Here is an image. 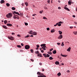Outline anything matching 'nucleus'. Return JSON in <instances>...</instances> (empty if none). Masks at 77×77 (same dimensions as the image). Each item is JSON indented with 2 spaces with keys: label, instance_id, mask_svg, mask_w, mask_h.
Segmentation results:
<instances>
[{
  "label": "nucleus",
  "instance_id": "obj_17",
  "mask_svg": "<svg viewBox=\"0 0 77 77\" xmlns=\"http://www.w3.org/2000/svg\"><path fill=\"white\" fill-rule=\"evenodd\" d=\"M55 32V30H54V29H52L51 30V33H53V32Z\"/></svg>",
  "mask_w": 77,
  "mask_h": 77
},
{
  "label": "nucleus",
  "instance_id": "obj_33",
  "mask_svg": "<svg viewBox=\"0 0 77 77\" xmlns=\"http://www.w3.org/2000/svg\"><path fill=\"white\" fill-rule=\"evenodd\" d=\"M30 51L31 52V53H33L34 52V51H33V49H31Z\"/></svg>",
  "mask_w": 77,
  "mask_h": 77
},
{
  "label": "nucleus",
  "instance_id": "obj_5",
  "mask_svg": "<svg viewBox=\"0 0 77 77\" xmlns=\"http://www.w3.org/2000/svg\"><path fill=\"white\" fill-rule=\"evenodd\" d=\"M63 36L62 35H60L58 37V39H62L63 38Z\"/></svg>",
  "mask_w": 77,
  "mask_h": 77
},
{
  "label": "nucleus",
  "instance_id": "obj_57",
  "mask_svg": "<svg viewBox=\"0 0 77 77\" xmlns=\"http://www.w3.org/2000/svg\"><path fill=\"white\" fill-rule=\"evenodd\" d=\"M17 36H18V37H20V35H19V34H18V35H17Z\"/></svg>",
  "mask_w": 77,
  "mask_h": 77
},
{
  "label": "nucleus",
  "instance_id": "obj_64",
  "mask_svg": "<svg viewBox=\"0 0 77 77\" xmlns=\"http://www.w3.org/2000/svg\"><path fill=\"white\" fill-rule=\"evenodd\" d=\"M39 65H42V63H39Z\"/></svg>",
  "mask_w": 77,
  "mask_h": 77
},
{
  "label": "nucleus",
  "instance_id": "obj_36",
  "mask_svg": "<svg viewBox=\"0 0 77 77\" xmlns=\"http://www.w3.org/2000/svg\"><path fill=\"white\" fill-rule=\"evenodd\" d=\"M25 4L26 6H28V3L27 2H26Z\"/></svg>",
  "mask_w": 77,
  "mask_h": 77
},
{
  "label": "nucleus",
  "instance_id": "obj_63",
  "mask_svg": "<svg viewBox=\"0 0 77 77\" xmlns=\"http://www.w3.org/2000/svg\"><path fill=\"white\" fill-rule=\"evenodd\" d=\"M74 23L75 24H77V23L76 22H74Z\"/></svg>",
  "mask_w": 77,
  "mask_h": 77
},
{
  "label": "nucleus",
  "instance_id": "obj_37",
  "mask_svg": "<svg viewBox=\"0 0 77 77\" xmlns=\"http://www.w3.org/2000/svg\"><path fill=\"white\" fill-rule=\"evenodd\" d=\"M29 36H30V35H27V36H26L25 37V38H28L29 37Z\"/></svg>",
  "mask_w": 77,
  "mask_h": 77
},
{
  "label": "nucleus",
  "instance_id": "obj_51",
  "mask_svg": "<svg viewBox=\"0 0 77 77\" xmlns=\"http://www.w3.org/2000/svg\"><path fill=\"white\" fill-rule=\"evenodd\" d=\"M47 30H50V28H48L47 29Z\"/></svg>",
  "mask_w": 77,
  "mask_h": 77
},
{
  "label": "nucleus",
  "instance_id": "obj_34",
  "mask_svg": "<svg viewBox=\"0 0 77 77\" xmlns=\"http://www.w3.org/2000/svg\"><path fill=\"white\" fill-rule=\"evenodd\" d=\"M12 9L13 10V11H14V10H15V7H12Z\"/></svg>",
  "mask_w": 77,
  "mask_h": 77
},
{
  "label": "nucleus",
  "instance_id": "obj_56",
  "mask_svg": "<svg viewBox=\"0 0 77 77\" xmlns=\"http://www.w3.org/2000/svg\"><path fill=\"white\" fill-rule=\"evenodd\" d=\"M21 45L22 46H24V44H23V43H21Z\"/></svg>",
  "mask_w": 77,
  "mask_h": 77
},
{
  "label": "nucleus",
  "instance_id": "obj_40",
  "mask_svg": "<svg viewBox=\"0 0 77 77\" xmlns=\"http://www.w3.org/2000/svg\"><path fill=\"white\" fill-rule=\"evenodd\" d=\"M61 46H63L64 45V44H63V42H62V44H61Z\"/></svg>",
  "mask_w": 77,
  "mask_h": 77
},
{
  "label": "nucleus",
  "instance_id": "obj_61",
  "mask_svg": "<svg viewBox=\"0 0 77 77\" xmlns=\"http://www.w3.org/2000/svg\"><path fill=\"white\" fill-rule=\"evenodd\" d=\"M67 72H70V71H69V70H67Z\"/></svg>",
  "mask_w": 77,
  "mask_h": 77
},
{
  "label": "nucleus",
  "instance_id": "obj_12",
  "mask_svg": "<svg viewBox=\"0 0 77 77\" xmlns=\"http://www.w3.org/2000/svg\"><path fill=\"white\" fill-rule=\"evenodd\" d=\"M37 56H38L41 57H42V55L40 53L38 54L37 55Z\"/></svg>",
  "mask_w": 77,
  "mask_h": 77
},
{
  "label": "nucleus",
  "instance_id": "obj_23",
  "mask_svg": "<svg viewBox=\"0 0 77 77\" xmlns=\"http://www.w3.org/2000/svg\"><path fill=\"white\" fill-rule=\"evenodd\" d=\"M48 53L49 54H50V55L52 54V53L51 52L49 51L48 52Z\"/></svg>",
  "mask_w": 77,
  "mask_h": 77
},
{
  "label": "nucleus",
  "instance_id": "obj_20",
  "mask_svg": "<svg viewBox=\"0 0 77 77\" xmlns=\"http://www.w3.org/2000/svg\"><path fill=\"white\" fill-rule=\"evenodd\" d=\"M57 75L58 76H60L61 75V73L60 72H59L57 74Z\"/></svg>",
  "mask_w": 77,
  "mask_h": 77
},
{
  "label": "nucleus",
  "instance_id": "obj_11",
  "mask_svg": "<svg viewBox=\"0 0 77 77\" xmlns=\"http://www.w3.org/2000/svg\"><path fill=\"white\" fill-rule=\"evenodd\" d=\"M29 34H31V35H33L34 32H33L32 31H30V32H29Z\"/></svg>",
  "mask_w": 77,
  "mask_h": 77
},
{
  "label": "nucleus",
  "instance_id": "obj_41",
  "mask_svg": "<svg viewBox=\"0 0 77 77\" xmlns=\"http://www.w3.org/2000/svg\"><path fill=\"white\" fill-rule=\"evenodd\" d=\"M57 45H60V43H57Z\"/></svg>",
  "mask_w": 77,
  "mask_h": 77
},
{
  "label": "nucleus",
  "instance_id": "obj_14",
  "mask_svg": "<svg viewBox=\"0 0 77 77\" xmlns=\"http://www.w3.org/2000/svg\"><path fill=\"white\" fill-rule=\"evenodd\" d=\"M7 25L8 26H12V24H11L10 23H7Z\"/></svg>",
  "mask_w": 77,
  "mask_h": 77
},
{
  "label": "nucleus",
  "instance_id": "obj_50",
  "mask_svg": "<svg viewBox=\"0 0 77 77\" xmlns=\"http://www.w3.org/2000/svg\"><path fill=\"white\" fill-rule=\"evenodd\" d=\"M35 15H36V14H32V16H33V17L35 16Z\"/></svg>",
  "mask_w": 77,
  "mask_h": 77
},
{
  "label": "nucleus",
  "instance_id": "obj_58",
  "mask_svg": "<svg viewBox=\"0 0 77 77\" xmlns=\"http://www.w3.org/2000/svg\"><path fill=\"white\" fill-rule=\"evenodd\" d=\"M58 9H61V8H60V7H58Z\"/></svg>",
  "mask_w": 77,
  "mask_h": 77
},
{
  "label": "nucleus",
  "instance_id": "obj_38",
  "mask_svg": "<svg viewBox=\"0 0 77 77\" xmlns=\"http://www.w3.org/2000/svg\"><path fill=\"white\" fill-rule=\"evenodd\" d=\"M58 24V23H57L55 25H54V27H56V26H57Z\"/></svg>",
  "mask_w": 77,
  "mask_h": 77
},
{
  "label": "nucleus",
  "instance_id": "obj_8",
  "mask_svg": "<svg viewBox=\"0 0 77 77\" xmlns=\"http://www.w3.org/2000/svg\"><path fill=\"white\" fill-rule=\"evenodd\" d=\"M13 14H17V15H20V14L18 13V12H17L15 11H14V12L13 13Z\"/></svg>",
  "mask_w": 77,
  "mask_h": 77
},
{
  "label": "nucleus",
  "instance_id": "obj_25",
  "mask_svg": "<svg viewBox=\"0 0 77 77\" xmlns=\"http://www.w3.org/2000/svg\"><path fill=\"white\" fill-rule=\"evenodd\" d=\"M58 32L59 33V34H60V35H61V34L62 33V32L60 31H59Z\"/></svg>",
  "mask_w": 77,
  "mask_h": 77
},
{
  "label": "nucleus",
  "instance_id": "obj_31",
  "mask_svg": "<svg viewBox=\"0 0 77 77\" xmlns=\"http://www.w3.org/2000/svg\"><path fill=\"white\" fill-rule=\"evenodd\" d=\"M53 59V58L52 57H49V59L50 60H52V59Z\"/></svg>",
  "mask_w": 77,
  "mask_h": 77
},
{
  "label": "nucleus",
  "instance_id": "obj_59",
  "mask_svg": "<svg viewBox=\"0 0 77 77\" xmlns=\"http://www.w3.org/2000/svg\"><path fill=\"white\" fill-rule=\"evenodd\" d=\"M73 17V18H75V16L74 15H73L72 16Z\"/></svg>",
  "mask_w": 77,
  "mask_h": 77
},
{
  "label": "nucleus",
  "instance_id": "obj_39",
  "mask_svg": "<svg viewBox=\"0 0 77 77\" xmlns=\"http://www.w3.org/2000/svg\"><path fill=\"white\" fill-rule=\"evenodd\" d=\"M57 25L58 26H61V24L58 23V24H57Z\"/></svg>",
  "mask_w": 77,
  "mask_h": 77
},
{
  "label": "nucleus",
  "instance_id": "obj_28",
  "mask_svg": "<svg viewBox=\"0 0 77 77\" xmlns=\"http://www.w3.org/2000/svg\"><path fill=\"white\" fill-rule=\"evenodd\" d=\"M17 47H18V48H21V46L20 45H17Z\"/></svg>",
  "mask_w": 77,
  "mask_h": 77
},
{
  "label": "nucleus",
  "instance_id": "obj_9",
  "mask_svg": "<svg viewBox=\"0 0 77 77\" xmlns=\"http://www.w3.org/2000/svg\"><path fill=\"white\" fill-rule=\"evenodd\" d=\"M64 9H66V10H67V11H70V10H69V9L68 8L66 7H64Z\"/></svg>",
  "mask_w": 77,
  "mask_h": 77
},
{
  "label": "nucleus",
  "instance_id": "obj_15",
  "mask_svg": "<svg viewBox=\"0 0 77 77\" xmlns=\"http://www.w3.org/2000/svg\"><path fill=\"white\" fill-rule=\"evenodd\" d=\"M56 65H59V62L58 61H56L55 63Z\"/></svg>",
  "mask_w": 77,
  "mask_h": 77
},
{
  "label": "nucleus",
  "instance_id": "obj_60",
  "mask_svg": "<svg viewBox=\"0 0 77 77\" xmlns=\"http://www.w3.org/2000/svg\"><path fill=\"white\" fill-rule=\"evenodd\" d=\"M20 52H23V51L22 50H20Z\"/></svg>",
  "mask_w": 77,
  "mask_h": 77
},
{
  "label": "nucleus",
  "instance_id": "obj_52",
  "mask_svg": "<svg viewBox=\"0 0 77 77\" xmlns=\"http://www.w3.org/2000/svg\"><path fill=\"white\" fill-rule=\"evenodd\" d=\"M37 47L38 48H39V46L38 45H37Z\"/></svg>",
  "mask_w": 77,
  "mask_h": 77
},
{
  "label": "nucleus",
  "instance_id": "obj_4",
  "mask_svg": "<svg viewBox=\"0 0 77 77\" xmlns=\"http://www.w3.org/2000/svg\"><path fill=\"white\" fill-rule=\"evenodd\" d=\"M13 18H14V19H16L17 18V19H18V20H19V19L20 18V17H17L15 16V15H14V16H13Z\"/></svg>",
  "mask_w": 77,
  "mask_h": 77
},
{
  "label": "nucleus",
  "instance_id": "obj_30",
  "mask_svg": "<svg viewBox=\"0 0 77 77\" xmlns=\"http://www.w3.org/2000/svg\"><path fill=\"white\" fill-rule=\"evenodd\" d=\"M42 48L44 50H46V48H44V47H42Z\"/></svg>",
  "mask_w": 77,
  "mask_h": 77
},
{
  "label": "nucleus",
  "instance_id": "obj_55",
  "mask_svg": "<svg viewBox=\"0 0 77 77\" xmlns=\"http://www.w3.org/2000/svg\"><path fill=\"white\" fill-rule=\"evenodd\" d=\"M41 52H42V53H44V50H41Z\"/></svg>",
  "mask_w": 77,
  "mask_h": 77
},
{
  "label": "nucleus",
  "instance_id": "obj_27",
  "mask_svg": "<svg viewBox=\"0 0 77 77\" xmlns=\"http://www.w3.org/2000/svg\"><path fill=\"white\" fill-rule=\"evenodd\" d=\"M43 55L45 57H47V55H46V54H43Z\"/></svg>",
  "mask_w": 77,
  "mask_h": 77
},
{
  "label": "nucleus",
  "instance_id": "obj_19",
  "mask_svg": "<svg viewBox=\"0 0 77 77\" xmlns=\"http://www.w3.org/2000/svg\"><path fill=\"white\" fill-rule=\"evenodd\" d=\"M2 27L4 28V29H7V27L6 26L3 25L2 26Z\"/></svg>",
  "mask_w": 77,
  "mask_h": 77
},
{
  "label": "nucleus",
  "instance_id": "obj_1",
  "mask_svg": "<svg viewBox=\"0 0 77 77\" xmlns=\"http://www.w3.org/2000/svg\"><path fill=\"white\" fill-rule=\"evenodd\" d=\"M6 17L8 18H11L12 17V14L11 13H9L8 14H7Z\"/></svg>",
  "mask_w": 77,
  "mask_h": 77
},
{
  "label": "nucleus",
  "instance_id": "obj_10",
  "mask_svg": "<svg viewBox=\"0 0 77 77\" xmlns=\"http://www.w3.org/2000/svg\"><path fill=\"white\" fill-rule=\"evenodd\" d=\"M38 77H46V76L44 75H38Z\"/></svg>",
  "mask_w": 77,
  "mask_h": 77
},
{
  "label": "nucleus",
  "instance_id": "obj_6",
  "mask_svg": "<svg viewBox=\"0 0 77 77\" xmlns=\"http://www.w3.org/2000/svg\"><path fill=\"white\" fill-rule=\"evenodd\" d=\"M37 75H44V74L43 73H41L40 72H38L37 73Z\"/></svg>",
  "mask_w": 77,
  "mask_h": 77
},
{
  "label": "nucleus",
  "instance_id": "obj_46",
  "mask_svg": "<svg viewBox=\"0 0 77 77\" xmlns=\"http://www.w3.org/2000/svg\"><path fill=\"white\" fill-rule=\"evenodd\" d=\"M31 61H32V62H34V60H33V59H30Z\"/></svg>",
  "mask_w": 77,
  "mask_h": 77
},
{
  "label": "nucleus",
  "instance_id": "obj_22",
  "mask_svg": "<svg viewBox=\"0 0 77 77\" xmlns=\"http://www.w3.org/2000/svg\"><path fill=\"white\" fill-rule=\"evenodd\" d=\"M33 35H37V33L36 32H34Z\"/></svg>",
  "mask_w": 77,
  "mask_h": 77
},
{
  "label": "nucleus",
  "instance_id": "obj_13",
  "mask_svg": "<svg viewBox=\"0 0 77 77\" xmlns=\"http://www.w3.org/2000/svg\"><path fill=\"white\" fill-rule=\"evenodd\" d=\"M5 3V1L4 0H1L0 1V3L1 4H2V3Z\"/></svg>",
  "mask_w": 77,
  "mask_h": 77
},
{
  "label": "nucleus",
  "instance_id": "obj_29",
  "mask_svg": "<svg viewBox=\"0 0 77 77\" xmlns=\"http://www.w3.org/2000/svg\"><path fill=\"white\" fill-rule=\"evenodd\" d=\"M68 3L70 5H71V3H72V2H71V1H69L68 2Z\"/></svg>",
  "mask_w": 77,
  "mask_h": 77
},
{
  "label": "nucleus",
  "instance_id": "obj_7",
  "mask_svg": "<svg viewBox=\"0 0 77 77\" xmlns=\"http://www.w3.org/2000/svg\"><path fill=\"white\" fill-rule=\"evenodd\" d=\"M8 38L9 39H10V40H12V41H13V40H14V37L12 36H11V37H8Z\"/></svg>",
  "mask_w": 77,
  "mask_h": 77
},
{
  "label": "nucleus",
  "instance_id": "obj_26",
  "mask_svg": "<svg viewBox=\"0 0 77 77\" xmlns=\"http://www.w3.org/2000/svg\"><path fill=\"white\" fill-rule=\"evenodd\" d=\"M6 6L8 7H9V6H10V4H9V3H7L6 4Z\"/></svg>",
  "mask_w": 77,
  "mask_h": 77
},
{
  "label": "nucleus",
  "instance_id": "obj_3",
  "mask_svg": "<svg viewBox=\"0 0 77 77\" xmlns=\"http://www.w3.org/2000/svg\"><path fill=\"white\" fill-rule=\"evenodd\" d=\"M46 44H42L41 45V46L42 47H44V48H47L46 47ZM43 46V47H42Z\"/></svg>",
  "mask_w": 77,
  "mask_h": 77
},
{
  "label": "nucleus",
  "instance_id": "obj_2",
  "mask_svg": "<svg viewBox=\"0 0 77 77\" xmlns=\"http://www.w3.org/2000/svg\"><path fill=\"white\" fill-rule=\"evenodd\" d=\"M25 47V49H26V50H28V49L30 48V46L28 45H26Z\"/></svg>",
  "mask_w": 77,
  "mask_h": 77
},
{
  "label": "nucleus",
  "instance_id": "obj_35",
  "mask_svg": "<svg viewBox=\"0 0 77 77\" xmlns=\"http://www.w3.org/2000/svg\"><path fill=\"white\" fill-rule=\"evenodd\" d=\"M24 23H25V26H28V23H27L25 22Z\"/></svg>",
  "mask_w": 77,
  "mask_h": 77
},
{
  "label": "nucleus",
  "instance_id": "obj_18",
  "mask_svg": "<svg viewBox=\"0 0 77 77\" xmlns=\"http://www.w3.org/2000/svg\"><path fill=\"white\" fill-rule=\"evenodd\" d=\"M53 54H56V50H55L54 51H53Z\"/></svg>",
  "mask_w": 77,
  "mask_h": 77
},
{
  "label": "nucleus",
  "instance_id": "obj_44",
  "mask_svg": "<svg viewBox=\"0 0 77 77\" xmlns=\"http://www.w3.org/2000/svg\"><path fill=\"white\" fill-rule=\"evenodd\" d=\"M39 52L38 51H37V52H36V54H39Z\"/></svg>",
  "mask_w": 77,
  "mask_h": 77
},
{
  "label": "nucleus",
  "instance_id": "obj_21",
  "mask_svg": "<svg viewBox=\"0 0 77 77\" xmlns=\"http://www.w3.org/2000/svg\"><path fill=\"white\" fill-rule=\"evenodd\" d=\"M61 56H62V57H66V56H67V55H62V54H61Z\"/></svg>",
  "mask_w": 77,
  "mask_h": 77
},
{
  "label": "nucleus",
  "instance_id": "obj_43",
  "mask_svg": "<svg viewBox=\"0 0 77 77\" xmlns=\"http://www.w3.org/2000/svg\"><path fill=\"white\" fill-rule=\"evenodd\" d=\"M43 12V11H40V14H42Z\"/></svg>",
  "mask_w": 77,
  "mask_h": 77
},
{
  "label": "nucleus",
  "instance_id": "obj_48",
  "mask_svg": "<svg viewBox=\"0 0 77 77\" xmlns=\"http://www.w3.org/2000/svg\"><path fill=\"white\" fill-rule=\"evenodd\" d=\"M53 50V48H51V49H50V51H52V50Z\"/></svg>",
  "mask_w": 77,
  "mask_h": 77
},
{
  "label": "nucleus",
  "instance_id": "obj_42",
  "mask_svg": "<svg viewBox=\"0 0 77 77\" xmlns=\"http://www.w3.org/2000/svg\"><path fill=\"white\" fill-rule=\"evenodd\" d=\"M58 23H59V24H62V22L61 21L59 22Z\"/></svg>",
  "mask_w": 77,
  "mask_h": 77
},
{
  "label": "nucleus",
  "instance_id": "obj_54",
  "mask_svg": "<svg viewBox=\"0 0 77 77\" xmlns=\"http://www.w3.org/2000/svg\"><path fill=\"white\" fill-rule=\"evenodd\" d=\"M14 16H15L16 17H19L17 15H15L14 14Z\"/></svg>",
  "mask_w": 77,
  "mask_h": 77
},
{
  "label": "nucleus",
  "instance_id": "obj_45",
  "mask_svg": "<svg viewBox=\"0 0 77 77\" xmlns=\"http://www.w3.org/2000/svg\"><path fill=\"white\" fill-rule=\"evenodd\" d=\"M4 23H8V21L6 20H5L4 21Z\"/></svg>",
  "mask_w": 77,
  "mask_h": 77
},
{
  "label": "nucleus",
  "instance_id": "obj_62",
  "mask_svg": "<svg viewBox=\"0 0 77 77\" xmlns=\"http://www.w3.org/2000/svg\"><path fill=\"white\" fill-rule=\"evenodd\" d=\"M72 28H73V27H72V26L70 27V29H72Z\"/></svg>",
  "mask_w": 77,
  "mask_h": 77
},
{
  "label": "nucleus",
  "instance_id": "obj_47",
  "mask_svg": "<svg viewBox=\"0 0 77 77\" xmlns=\"http://www.w3.org/2000/svg\"><path fill=\"white\" fill-rule=\"evenodd\" d=\"M43 19H45L46 20H47V19L45 17H43Z\"/></svg>",
  "mask_w": 77,
  "mask_h": 77
},
{
  "label": "nucleus",
  "instance_id": "obj_24",
  "mask_svg": "<svg viewBox=\"0 0 77 77\" xmlns=\"http://www.w3.org/2000/svg\"><path fill=\"white\" fill-rule=\"evenodd\" d=\"M73 33L74 35H77V31L73 32Z\"/></svg>",
  "mask_w": 77,
  "mask_h": 77
},
{
  "label": "nucleus",
  "instance_id": "obj_16",
  "mask_svg": "<svg viewBox=\"0 0 77 77\" xmlns=\"http://www.w3.org/2000/svg\"><path fill=\"white\" fill-rule=\"evenodd\" d=\"M71 50V48L69 47L67 50V51H70Z\"/></svg>",
  "mask_w": 77,
  "mask_h": 77
},
{
  "label": "nucleus",
  "instance_id": "obj_32",
  "mask_svg": "<svg viewBox=\"0 0 77 77\" xmlns=\"http://www.w3.org/2000/svg\"><path fill=\"white\" fill-rule=\"evenodd\" d=\"M46 56L47 57H50V55L48 54H47Z\"/></svg>",
  "mask_w": 77,
  "mask_h": 77
},
{
  "label": "nucleus",
  "instance_id": "obj_49",
  "mask_svg": "<svg viewBox=\"0 0 77 77\" xmlns=\"http://www.w3.org/2000/svg\"><path fill=\"white\" fill-rule=\"evenodd\" d=\"M25 9L26 11L28 10V8H26Z\"/></svg>",
  "mask_w": 77,
  "mask_h": 77
},
{
  "label": "nucleus",
  "instance_id": "obj_53",
  "mask_svg": "<svg viewBox=\"0 0 77 77\" xmlns=\"http://www.w3.org/2000/svg\"><path fill=\"white\" fill-rule=\"evenodd\" d=\"M50 0H48V3H50Z\"/></svg>",
  "mask_w": 77,
  "mask_h": 77
}]
</instances>
